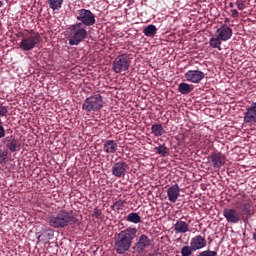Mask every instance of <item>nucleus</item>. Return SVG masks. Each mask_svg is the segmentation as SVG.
Returning a JSON list of instances; mask_svg holds the SVG:
<instances>
[{
	"instance_id": "nucleus-1",
	"label": "nucleus",
	"mask_w": 256,
	"mask_h": 256,
	"mask_svg": "<svg viewBox=\"0 0 256 256\" xmlns=\"http://www.w3.org/2000/svg\"><path fill=\"white\" fill-rule=\"evenodd\" d=\"M137 237V228L128 227L124 230H121L115 239L114 249L118 255H125L129 249H131V245H133V241Z\"/></svg>"
},
{
	"instance_id": "nucleus-2",
	"label": "nucleus",
	"mask_w": 256,
	"mask_h": 256,
	"mask_svg": "<svg viewBox=\"0 0 256 256\" xmlns=\"http://www.w3.org/2000/svg\"><path fill=\"white\" fill-rule=\"evenodd\" d=\"M48 224L53 229H65L69 225H79V219L73 210L67 211L62 209L57 214L51 215L48 218Z\"/></svg>"
},
{
	"instance_id": "nucleus-3",
	"label": "nucleus",
	"mask_w": 256,
	"mask_h": 256,
	"mask_svg": "<svg viewBox=\"0 0 256 256\" xmlns=\"http://www.w3.org/2000/svg\"><path fill=\"white\" fill-rule=\"evenodd\" d=\"M233 37V29L227 24H222L215 32V35L209 39V46L212 49L223 51L221 47L223 41H229Z\"/></svg>"
},
{
	"instance_id": "nucleus-4",
	"label": "nucleus",
	"mask_w": 256,
	"mask_h": 256,
	"mask_svg": "<svg viewBox=\"0 0 256 256\" xmlns=\"http://www.w3.org/2000/svg\"><path fill=\"white\" fill-rule=\"evenodd\" d=\"M87 27L81 23H76L70 26L69 45H79L87 39Z\"/></svg>"
},
{
	"instance_id": "nucleus-5",
	"label": "nucleus",
	"mask_w": 256,
	"mask_h": 256,
	"mask_svg": "<svg viewBox=\"0 0 256 256\" xmlns=\"http://www.w3.org/2000/svg\"><path fill=\"white\" fill-rule=\"evenodd\" d=\"M82 109L88 113H97V111H101V109H103V96L94 94L86 98L82 105Z\"/></svg>"
},
{
	"instance_id": "nucleus-6",
	"label": "nucleus",
	"mask_w": 256,
	"mask_h": 256,
	"mask_svg": "<svg viewBox=\"0 0 256 256\" xmlns=\"http://www.w3.org/2000/svg\"><path fill=\"white\" fill-rule=\"evenodd\" d=\"M129 67H131V58L129 54H120L116 56L112 63V71L114 73H125V71H129Z\"/></svg>"
},
{
	"instance_id": "nucleus-7",
	"label": "nucleus",
	"mask_w": 256,
	"mask_h": 256,
	"mask_svg": "<svg viewBox=\"0 0 256 256\" xmlns=\"http://www.w3.org/2000/svg\"><path fill=\"white\" fill-rule=\"evenodd\" d=\"M77 21H80L78 23H81L83 27H93L95 25V14L91 12V10L87 9H80L77 11L76 14Z\"/></svg>"
},
{
	"instance_id": "nucleus-8",
	"label": "nucleus",
	"mask_w": 256,
	"mask_h": 256,
	"mask_svg": "<svg viewBox=\"0 0 256 256\" xmlns=\"http://www.w3.org/2000/svg\"><path fill=\"white\" fill-rule=\"evenodd\" d=\"M41 41V35L39 33H34L28 37H25L20 42V49L22 51H33L35 46Z\"/></svg>"
},
{
	"instance_id": "nucleus-9",
	"label": "nucleus",
	"mask_w": 256,
	"mask_h": 256,
	"mask_svg": "<svg viewBox=\"0 0 256 256\" xmlns=\"http://www.w3.org/2000/svg\"><path fill=\"white\" fill-rule=\"evenodd\" d=\"M243 123L252 127L256 123V102L250 103L246 106V111L243 113Z\"/></svg>"
},
{
	"instance_id": "nucleus-10",
	"label": "nucleus",
	"mask_w": 256,
	"mask_h": 256,
	"mask_svg": "<svg viewBox=\"0 0 256 256\" xmlns=\"http://www.w3.org/2000/svg\"><path fill=\"white\" fill-rule=\"evenodd\" d=\"M152 245L153 240L146 234H141L137 242L134 243L133 251H135V253H143L145 249H149Z\"/></svg>"
},
{
	"instance_id": "nucleus-11",
	"label": "nucleus",
	"mask_w": 256,
	"mask_h": 256,
	"mask_svg": "<svg viewBox=\"0 0 256 256\" xmlns=\"http://www.w3.org/2000/svg\"><path fill=\"white\" fill-rule=\"evenodd\" d=\"M240 217L242 221L247 222L251 217L255 215V211H253V202L248 200L240 205Z\"/></svg>"
},
{
	"instance_id": "nucleus-12",
	"label": "nucleus",
	"mask_w": 256,
	"mask_h": 256,
	"mask_svg": "<svg viewBox=\"0 0 256 256\" xmlns=\"http://www.w3.org/2000/svg\"><path fill=\"white\" fill-rule=\"evenodd\" d=\"M223 217H225L227 223H231L233 225L239 223L242 220L241 214L237 209L234 208H224L223 209Z\"/></svg>"
},
{
	"instance_id": "nucleus-13",
	"label": "nucleus",
	"mask_w": 256,
	"mask_h": 256,
	"mask_svg": "<svg viewBox=\"0 0 256 256\" xmlns=\"http://www.w3.org/2000/svg\"><path fill=\"white\" fill-rule=\"evenodd\" d=\"M129 169V164L125 161L116 162L112 166V175L121 179V177H125L127 175V171Z\"/></svg>"
},
{
	"instance_id": "nucleus-14",
	"label": "nucleus",
	"mask_w": 256,
	"mask_h": 256,
	"mask_svg": "<svg viewBox=\"0 0 256 256\" xmlns=\"http://www.w3.org/2000/svg\"><path fill=\"white\" fill-rule=\"evenodd\" d=\"M209 159L214 167V169H221L223 165H225L227 158L225 157V154L215 151L212 152L209 156Z\"/></svg>"
},
{
	"instance_id": "nucleus-15",
	"label": "nucleus",
	"mask_w": 256,
	"mask_h": 256,
	"mask_svg": "<svg viewBox=\"0 0 256 256\" xmlns=\"http://www.w3.org/2000/svg\"><path fill=\"white\" fill-rule=\"evenodd\" d=\"M184 77L189 83H201L205 79V72L200 70H188Z\"/></svg>"
},
{
	"instance_id": "nucleus-16",
	"label": "nucleus",
	"mask_w": 256,
	"mask_h": 256,
	"mask_svg": "<svg viewBox=\"0 0 256 256\" xmlns=\"http://www.w3.org/2000/svg\"><path fill=\"white\" fill-rule=\"evenodd\" d=\"M190 245L195 251L205 249L207 247V239L201 235H197L191 239Z\"/></svg>"
},
{
	"instance_id": "nucleus-17",
	"label": "nucleus",
	"mask_w": 256,
	"mask_h": 256,
	"mask_svg": "<svg viewBox=\"0 0 256 256\" xmlns=\"http://www.w3.org/2000/svg\"><path fill=\"white\" fill-rule=\"evenodd\" d=\"M181 190L179 184H174L167 190V197L170 203H177Z\"/></svg>"
},
{
	"instance_id": "nucleus-18",
	"label": "nucleus",
	"mask_w": 256,
	"mask_h": 256,
	"mask_svg": "<svg viewBox=\"0 0 256 256\" xmlns=\"http://www.w3.org/2000/svg\"><path fill=\"white\" fill-rule=\"evenodd\" d=\"M117 142L115 140H104L103 142V151L104 153L113 154L117 153Z\"/></svg>"
},
{
	"instance_id": "nucleus-19",
	"label": "nucleus",
	"mask_w": 256,
	"mask_h": 256,
	"mask_svg": "<svg viewBox=\"0 0 256 256\" xmlns=\"http://www.w3.org/2000/svg\"><path fill=\"white\" fill-rule=\"evenodd\" d=\"M174 231L180 233L181 235L189 233V223L183 220H177L174 224Z\"/></svg>"
},
{
	"instance_id": "nucleus-20",
	"label": "nucleus",
	"mask_w": 256,
	"mask_h": 256,
	"mask_svg": "<svg viewBox=\"0 0 256 256\" xmlns=\"http://www.w3.org/2000/svg\"><path fill=\"white\" fill-rule=\"evenodd\" d=\"M6 147L11 153H17V151L21 150V143L19 140L13 138L7 141Z\"/></svg>"
},
{
	"instance_id": "nucleus-21",
	"label": "nucleus",
	"mask_w": 256,
	"mask_h": 256,
	"mask_svg": "<svg viewBox=\"0 0 256 256\" xmlns=\"http://www.w3.org/2000/svg\"><path fill=\"white\" fill-rule=\"evenodd\" d=\"M151 133L154 137H163L165 129L163 128V125L155 123L151 126Z\"/></svg>"
},
{
	"instance_id": "nucleus-22",
	"label": "nucleus",
	"mask_w": 256,
	"mask_h": 256,
	"mask_svg": "<svg viewBox=\"0 0 256 256\" xmlns=\"http://www.w3.org/2000/svg\"><path fill=\"white\" fill-rule=\"evenodd\" d=\"M194 87L193 84H187L182 82L178 85V91L181 95H189L193 91Z\"/></svg>"
},
{
	"instance_id": "nucleus-23",
	"label": "nucleus",
	"mask_w": 256,
	"mask_h": 256,
	"mask_svg": "<svg viewBox=\"0 0 256 256\" xmlns=\"http://www.w3.org/2000/svg\"><path fill=\"white\" fill-rule=\"evenodd\" d=\"M143 33L146 37H155V35H157V27L153 24H150L144 28Z\"/></svg>"
},
{
	"instance_id": "nucleus-24",
	"label": "nucleus",
	"mask_w": 256,
	"mask_h": 256,
	"mask_svg": "<svg viewBox=\"0 0 256 256\" xmlns=\"http://www.w3.org/2000/svg\"><path fill=\"white\" fill-rule=\"evenodd\" d=\"M52 11H59L63 7V0H47Z\"/></svg>"
},
{
	"instance_id": "nucleus-25",
	"label": "nucleus",
	"mask_w": 256,
	"mask_h": 256,
	"mask_svg": "<svg viewBox=\"0 0 256 256\" xmlns=\"http://www.w3.org/2000/svg\"><path fill=\"white\" fill-rule=\"evenodd\" d=\"M126 221H128V223H134L137 225V223H141V216H139L137 212H131L128 214Z\"/></svg>"
},
{
	"instance_id": "nucleus-26",
	"label": "nucleus",
	"mask_w": 256,
	"mask_h": 256,
	"mask_svg": "<svg viewBox=\"0 0 256 256\" xmlns=\"http://www.w3.org/2000/svg\"><path fill=\"white\" fill-rule=\"evenodd\" d=\"M155 151L158 155H161V157H167V155H169V148H167L165 144L155 147Z\"/></svg>"
},
{
	"instance_id": "nucleus-27",
	"label": "nucleus",
	"mask_w": 256,
	"mask_h": 256,
	"mask_svg": "<svg viewBox=\"0 0 256 256\" xmlns=\"http://www.w3.org/2000/svg\"><path fill=\"white\" fill-rule=\"evenodd\" d=\"M9 161V151L0 149V165H5Z\"/></svg>"
},
{
	"instance_id": "nucleus-28",
	"label": "nucleus",
	"mask_w": 256,
	"mask_h": 256,
	"mask_svg": "<svg viewBox=\"0 0 256 256\" xmlns=\"http://www.w3.org/2000/svg\"><path fill=\"white\" fill-rule=\"evenodd\" d=\"M193 251H195V250H194L193 246H191V244H190V246H183L181 248V255L182 256H192Z\"/></svg>"
},
{
	"instance_id": "nucleus-29",
	"label": "nucleus",
	"mask_w": 256,
	"mask_h": 256,
	"mask_svg": "<svg viewBox=\"0 0 256 256\" xmlns=\"http://www.w3.org/2000/svg\"><path fill=\"white\" fill-rule=\"evenodd\" d=\"M125 200H119L116 201L113 205H112V209L113 211H119L121 209H123L125 207Z\"/></svg>"
},
{
	"instance_id": "nucleus-30",
	"label": "nucleus",
	"mask_w": 256,
	"mask_h": 256,
	"mask_svg": "<svg viewBox=\"0 0 256 256\" xmlns=\"http://www.w3.org/2000/svg\"><path fill=\"white\" fill-rule=\"evenodd\" d=\"M7 113H9V107L0 102V117H7Z\"/></svg>"
},
{
	"instance_id": "nucleus-31",
	"label": "nucleus",
	"mask_w": 256,
	"mask_h": 256,
	"mask_svg": "<svg viewBox=\"0 0 256 256\" xmlns=\"http://www.w3.org/2000/svg\"><path fill=\"white\" fill-rule=\"evenodd\" d=\"M93 216L96 218V219H103V210L99 209V208H95L94 209V214Z\"/></svg>"
},
{
	"instance_id": "nucleus-32",
	"label": "nucleus",
	"mask_w": 256,
	"mask_h": 256,
	"mask_svg": "<svg viewBox=\"0 0 256 256\" xmlns=\"http://www.w3.org/2000/svg\"><path fill=\"white\" fill-rule=\"evenodd\" d=\"M236 6H237V9H239V11H243V9H245V7H247L245 5V0H237Z\"/></svg>"
},
{
	"instance_id": "nucleus-33",
	"label": "nucleus",
	"mask_w": 256,
	"mask_h": 256,
	"mask_svg": "<svg viewBox=\"0 0 256 256\" xmlns=\"http://www.w3.org/2000/svg\"><path fill=\"white\" fill-rule=\"evenodd\" d=\"M5 137V127L3 126V121L0 120V139Z\"/></svg>"
},
{
	"instance_id": "nucleus-34",
	"label": "nucleus",
	"mask_w": 256,
	"mask_h": 256,
	"mask_svg": "<svg viewBox=\"0 0 256 256\" xmlns=\"http://www.w3.org/2000/svg\"><path fill=\"white\" fill-rule=\"evenodd\" d=\"M231 16L233 17V19H237V17H239V11L232 9Z\"/></svg>"
},
{
	"instance_id": "nucleus-35",
	"label": "nucleus",
	"mask_w": 256,
	"mask_h": 256,
	"mask_svg": "<svg viewBox=\"0 0 256 256\" xmlns=\"http://www.w3.org/2000/svg\"><path fill=\"white\" fill-rule=\"evenodd\" d=\"M47 237L48 239H53L54 237L53 231L48 232Z\"/></svg>"
},
{
	"instance_id": "nucleus-36",
	"label": "nucleus",
	"mask_w": 256,
	"mask_h": 256,
	"mask_svg": "<svg viewBox=\"0 0 256 256\" xmlns=\"http://www.w3.org/2000/svg\"><path fill=\"white\" fill-rule=\"evenodd\" d=\"M229 7H230V9H233V7H235V4L233 2H230Z\"/></svg>"
},
{
	"instance_id": "nucleus-37",
	"label": "nucleus",
	"mask_w": 256,
	"mask_h": 256,
	"mask_svg": "<svg viewBox=\"0 0 256 256\" xmlns=\"http://www.w3.org/2000/svg\"><path fill=\"white\" fill-rule=\"evenodd\" d=\"M230 22V20H229V18H225V20H224V25H227V23H229Z\"/></svg>"
},
{
	"instance_id": "nucleus-38",
	"label": "nucleus",
	"mask_w": 256,
	"mask_h": 256,
	"mask_svg": "<svg viewBox=\"0 0 256 256\" xmlns=\"http://www.w3.org/2000/svg\"><path fill=\"white\" fill-rule=\"evenodd\" d=\"M3 7V2L0 0V8Z\"/></svg>"
},
{
	"instance_id": "nucleus-39",
	"label": "nucleus",
	"mask_w": 256,
	"mask_h": 256,
	"mask_svg": "<svg viewBox=\"0 0 256 256\" xmlns=\"http://www.w3.org/2000/svg\"><path fill=\"white\" fill-rule=\"evenodd\" d=\"M41 241V235L38 236V242Z\"/></svg>"
},
{
	"instance_id": "nucleus-40",
	"label": "nucleus",
	"mask_w": 256,
	"mask_h": 256,
	"mask_svg": "<svg viewBox=\"0 0 256 256\" xmlns=\"http://www.w3.org/2000/svg\"><path fill=\"white\" fill-rule=\"evenodd\" d=\"M0 215H1V210H0Z\"/></svg>"
}]
</instances>
